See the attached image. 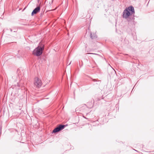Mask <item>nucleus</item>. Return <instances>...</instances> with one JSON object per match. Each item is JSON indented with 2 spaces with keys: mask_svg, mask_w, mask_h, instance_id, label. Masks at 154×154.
I'll return each mask as SVG.
<instances>
[{
  "mask_svg": "<svg viewBox=\"0 0 154 154\" xmlns=\"http://www.w3.org/2000/svg\"><path fill=\"white\" fill-rule=\"evenodd\" d=\"M17 86L18 87H19L20 86L19 84L18 83H17Z\"/></svg>",
  "mask_w": 154,
  "mask_h": 154,
  "instance_id": "0eeeda50",
  "label": "nucleus"
},
{
  "mask_svg": "<svg viewBox=\"0 0 154 154\" xmlns=\"http://www.w3.org/2000/svg\"><path fill=\"white\" fill-rule=\"evenodd\" d=\"M88 54H95V53H88Z\"/></svg>",
  "mask_w": 154,
  "mask_h": 154,
  "instance_id": "6e6552de",
  "label": "nucleus"
},
{
  "mask_svg": "<svg viewBox=\"0 0 154 154\" xmlns=\"http://www.w3.org/2000/svg\"><path fill=\"white\" fill-rule=\"evenodd\" d=\"M65 125H60L58 126L55 128L53 131V133L57 132L62 129L65 127Z\"/></svg>",
  "mask_w": 154,
  "mask_h": 154,
  "instance_id": "20e7f679",
  "label": "nucleus"
},
{
  "mask_svg": "<svg viewBox=\"0 0 154 154\" xmlns=\"http://www.w3.org/2000/svg\"><path fill=\"white\" fill-rule=\"evenodd\" d=\"M90 36L91 37L92 39L95 38L97 37L96 33H91Z\"/></svg>",
  "mask_w": 154,
  "mask_h": 154,
  "instance_id": "423d86ee",
  "label": "nucleus"
},
{
  "mask_svg": "<svg viewBox=\"0 0 154 154\" xmlns=\"http://www.w3.org/2000/svg\"><path fill=\"white\" fill-rule=\"evenodd\" d=\"M44 49V45L38 46L33 50V54L37 56H39L42 54Z\"/></svg>",
  "mask_w": 154,
  "mask_h": 154,
  "instance_id": "f03ea898",
  "label": "nucleus"
},
{
  "mask_svg": "<svg viewBox=\"0 0 154 154\" xmlns=\"http://www.w3.org/2000/svg\"><path fill=\"white\" fill-rule=\"evenodd\" d=\"M135 11L134 8L132 6H130L127 7L124 10L122 14V17L126 19L129 18L131 15L134 14Z\"/></svg>",
  "mask_w": 154,
  "mask_h": 154,
  "instance_id": "f257e3e1",
  "label": "nucleus"
},
{
  "mask_svg": "<svg viewBox=\"0 0 154 154\" xmlns=\"http://www.w3.org/2000/svg\"><path fill=\"white\" fill-rule=\"evenodd\" d=\"M71 63V62H70V63H69V65Z\"/></svg>",
  "mask_w": 154,
  "mask_h": 154,
  "instance_id": "9d476101",
  "label": "nucleus"
},
{
  "mask_svg": "<svg viewBox=\"0 0 154 154\" xmlns=\"http://www.w3.org/2000/svg\"><path fill=\"white\" fill-rule=\"evenodd\" d=\"M11 31H12V29H11Z\"/></svg>",
  "mask_w": 154,
  "mask_h": 154,
  "instance_id": "9b49d317",
  "label": "nucleus"
},
{
  "mask_svg": "<svg viewBox=\"0 0 154 154\" xmlns=\"http://www.w3.org/2000/svg\"><path fill=\"white\" fill-rule=\"evenodd\" d=\"M93 81H94V82H95V81H97V80H96V79H94V80H93Z\"/></svg>",
  "mask_w": 154,
  "mask_h": 154,
  "instance_id": "1a4fd4ad",
  "label": "nucleus"
},
{
  "mask_svg": "<svg viewBox=\"0 0 154 154\" xmlns=\"http://www.w3.org/2000/svg\"><path fill=\"white\" fill-rule=\"evenodd\" d=\"M34 84L36 87L38 88H39L42 85V81L38 78H35Z\"/></svg>",
  "mask_w": 154,
  "mask_h": 154,
  "instance_id": "7ed1b4c3",
  "label": "nucleus"
},
{
  "mask_svg": "<svg viewBox=\"0 0 154 154\" xmlns=\"http://www.w3.org/2000/svg\"><path fill=\"white\" fill-rule=\"evenodd\" d=\"M40 6H38L35 8L32 11V15H33L34 14H37V13L39 12L40 10Z\"/></svg>",
  "mask_w": 154,
  "mask_h": 154,
  "instance_id": "39448f33",
  "label": "nucleus"
}]
</instances>
